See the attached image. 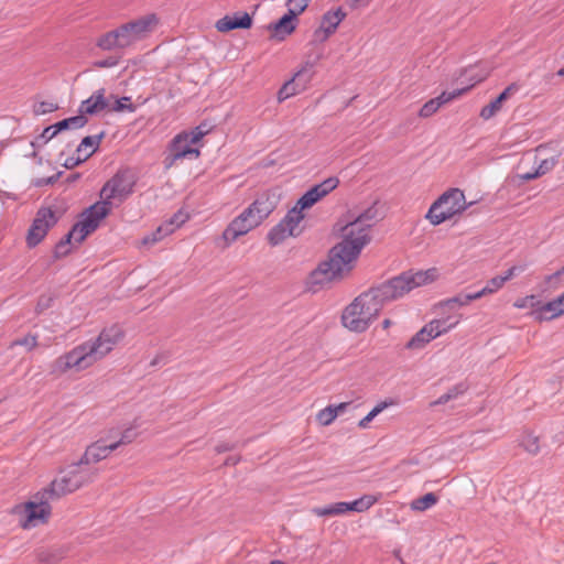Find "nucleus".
<instances>
[{"instance_id":"nucleus-1","label":"nucleus","mask_w":564,"mask_h":564,"mask_svg":"<svg viewBox=\"0 0 564 564\" xmlns=\"http://www.w3.org/2000/svg\"><path fill=\"white\" fill-rule=\"evenodd\" d=\"M377 203L359 214L354 220L340 228L343 240L332 247L327 258L310 272L305 281L306 291L316 293L326 284L341 280L344 267L350 271L351 262L356 261L362 248L371 240L368 230L372 227L370 221L378 219Z\"/></svg>"},{"instance_id":"nucleus-2","label":"nucleus","mask_w":564,"mask_h":564,"mask_svg":"<svg viewBox=\"0 0 564 564\" xmlns=\"http://www.w3.org/2000/svg\"><path fill=\"white\" fill-rule=\"evenodd\" d=\"M390 281H386L357 296L343 312L341 323L351 332L362 333L378 317L387 302L397 300Z\"/></svg>"},{"instance_id":"nucleus-3","label":"nucleus","mask_w":564,"mask_h":564,"mask_svg":"<svg viewBox=\"0 0 564 564\" xmlns=\"http://www.w3.org/2000/svg\"><path fill=\"white\" fill-rule=\"evenodd\" d=\"M474 203H466L465 194L459 188H449L444 192L430 207L426 218L434 226L460 215Z\"/></svg>"},{"instance_id":"nucleus-4","label":"nucleus","mask_w":564,"mask_h":564,"mask_svg":"<svg viewBox=\"0 0 564 564\" xmlns=\"http://www.w3.org/2000/svg\"><path fill=\"white\" fill-rule=\"evenodd\" d=\"M94 346L90 341L84 343L73 350L62 355L51 365L52 375H62L69 369L83 370L91 366L98 359L95 356Z\"/></svg>"},{"instance_id":"nucleus-5","label":"nucleus","mask_w":564,"mask_h":564,"mask_svg":"<svg viewBox=\"0 0 564 564\" xmlns=\"http://www.w3.org/2000/svg\"><path fill=\"white\" fill-rule=\"evenodd\" d=\"M135 184L137 176L131 169H119L102 186L100 197L104 202H111L112 198L123 202L133 193Z\"/></svg>"},{"instance_id":"nucleus-6","label":"nucleus","mask_w":564,"mask_h":564,"mask_svg":"<svg viewBox=\"0 0 564 564\" xmlns=\"http://www.w3.org/2000/svg\"><path fill=\"white\" fill-rule=\"evenodd\" d=\"M158 23L155 14H148L116 28L120 48H126L142 40Z\"/></svg>"},{"instance_id":"nucleus-7","label":"nucleus","mask_w":564,"mask_h":564,"mask_svg":"<svg viewBox=\"0 0 564 564\" xmlns=\"http://www.w3.org/2000/svg\"><path fill=\"white\" fill-rule=\"evenodd\" d=\"M59 217L51 207L39 208L26 234L25 241L28 248L33 249L40 245L48 230L58 223Z\"/></svg>"},{"instance_id":"nucleus-8","label":"nucleus","mask_w":564,"mask_h":564,"mask_svg":"<svg viewBox=\"0 0 564 564\" xmlns=\"http://www.w3.org/2000/svg\"><path fill=\"white\" fill-rule=\"evenodd\" d=\"M437 275V269L431 268L425 271H417L415 273L406 271L398 276L390 279L389 281L397 297L399 299L417 286L425 285L435 281Z\"/></svg>"},{"instance_id":"nucleus-9","label":"nucleus","mask_w":564,"mask_h":564,"mask_svg":"<svg viewBox=\"0 0 564 564\" xmlns=\"http://www.w3.org/2000/svg\"><path fill=\"white\" fill-rule=\"evenodd\" d=\"M304 217L305 216L292 215L289 210L286 215L268 232V242L271 246H278L288 237H299L303 232V228H300L299 226Z\"/></svg>"},{"instance_id":"nucleus-10","label":"nucleus","mask_w":564,"mask_h":564,"mask_svg":"<svg viewBox=\"0 0 564 564\" xmlns=\"http://www.w3.org/2000/svg\"><path fill=\"white\" fill-rule=\"evenodd\" d=\"M50 500H53L48 495H44V490L39 491L32 500L25 502L24 511L26 514L25 521L22 523L24 529L35 525L36 521L47 522L52 508Z\"/></svg>"},{"instance_id":"nucleus-11","label":"nucleus","mask_w":564,"mask_h":564,"mask_svg":"<svg viewBox=\"0 0 564 564\" xmlns=\"http://www.w3.org/2000/svg\"><path fill=\"white\" fill-rule=\"evenodd\" d=\"M260 223L256 220L251 209H245L239 216L234 218L223 232L226 245L235 242L239 237L247 235L250 230L258 227Z\"/></svg>"},{"instance_id":"nucleus-12","label":"nucleus","mask_w":564,"mask_h":564,"mask_svg":"<svg viewBox=\"0 0 564 564\" xmlns=\"http://www.w3.org/2000/svg\"><path fill=\"white\" fill-rule=\"evenodd\" d=\"M122 328L115 324L110 327L104 328L95 341L90 343L94 346L95 356L97 359L106 356L111 349L123 337Z\"/></svg>"},{"instance_id":"nucleus-13","label":"nucleus","mask_w":564,"mask_h":564,"mask_svg":"<svg viewBox=\"0 0 564 564\" xmlns=\"http://www.w3.org/2000/svg\"><path fill=\"white\" fill-rule=\"evenodd\" d=\"M279 196L271 192L259 195L248 207L258 223H262L276 208Z\"/></svg>"},{"instance_id":"nucleus-14","label":"nucleus","mask_w":564,"mask_h":564,"mask_svg":"<svg viewBox=\"0 0 564 564\" xmlns=\"http://www.w3.org/2000/svg\"><path fill=\"white\" fill-rule=\"evenodd\" d=\"M253 24L252 15L245 11H237L234 14L219 19L215 28L218 32L228 33L234 30H249Z\"/></svg>"},{"instance_id":"nucleus-15","label":"nucleus","mask_w":564,"mask_h":564,"mask_svg":"<svg viewBox=\"0 0 564 564\" xmlns=\"http://www.w3.org/2000/svg\"><path fill=\"white\" fill-rule=\"evenodd\" d=\"M116 451V445L106 443V440L99 438L98 441L88 445L85 453L79 459V465L96 464L107 458L111 452Z\"/></svg>"},{"instance_id":"nucleus-16","label":"nucleus","mask_w":564,"mask_h":564,"mask_svg":"<svg viewBox=\"0 0 564 564\" xmlns=\"http://www.w3.org/2000/svg\"><path fill=\"white\" fill-rule=\"evenodd\" d=\"M473 86H474V84L468 86V87L455 89V90H453L451 93L443 91L440 96H437L435 98H432L429 101H426L422 106V108L420 109L419 116L422 117V118H429V117L433 116L443 105H445V104L454 100L455 98L464 95Z\"/></svg>"},{"instance_id":"nucleus-17","label":"nucleus","mask_w":564,"mask_h":564,"mask_svg":"<svg viewBox=\"0 0 564 564\" xmlns=\"http://www.w3.org/2000/svg\"><path fill=\"white\" fill-rule=\"evenodd\" d=\"M111 202H96L90 205L83 212L84 219L82 220L85 224L86 230L94 229L96 230L99 227V224L102 219H105L111 213Z\"/></svg>"},{"instance_id":"nucleus-18","label":"nucleus","mask_w":564,"mask_h":564,"mask_svg":"<svg viewBox=\"0 0 564 564\" xmlns=\"http://www.w3.org/2000/svg\"><path fill=\"white\" fill-rule=\"evenodd\" d=\"M297 24L299 19L295 18V14L286 11L279 20L271 22L268 30L272 32V39L284 41L286 36L295 32Z\"/></svg>"},{"instance_id":"nucleus-19","label":"nucleus","mask_w":564,"mask_h":564,"mask_svg":"<svg viewBox=\"0 0 564 564\" xmlns=\"http://www.w3.org/2000/svg\"><path fill=\"white\" fill-rule=\"evenodd\" d=\"M78 481L73 479L69 471L59 478L54 479L47 488H44V495H48L52 499H59L61 497L72 494L78 489Z\"/></svg>"},{"instance_id":"nucleus-20","label":"nucleus","mask_w":564,"mask_h":564,"mask_svg":"<svg viewBox=\"0 0 564 564\" xmlns=\"http://www.w3.org/2000/svg\"><path fill=\"white\" fill-rule=\"evenodd\" d=\"M106 89L100 88L95 91L89 98L83 100L79 106V115L94 116L108 108V101L105 97Z\"/></svg>"},{"instance_id":"nucleus-21","label":"nucleus","mask_w":564,"mask_h":564,"mask_svg":"<svg viewBox=\"0 0 564 564\" xmlns=\"http://www.w3.org/2000/svg\"><path fill=\"white\" fill-rule=\"evenodd\" d=\"M193 144L188 140L187 132H181L175 135L169 143V150L176 152L181 159L193 155L198 158L200 152L197 148L192 147Z\"/></svg>"},{"instance_id":"nucleus-22","label":"nucleus","mask_w":564,"mask_h":564,"mask_svg":"<svg viewBox=\"0 0 564 564\" xmlns=\"http://www.w3.org/2000/svg\"><path fill=\"white\" fill-rule=\"evenodd\" d=\"M517 90L518 85L514 83L510 84L494 100L481 109L480 117L485 120L494 117L502 108L503 102L507 101Z\"/></svg>"},{"instance_id":"nucleus-23","label":"nucleus","mask_w":564,"mask_h":564,"mask_svg":"<svg viewBox=\"0 0 564 564\" xmlns=\"http://www.w3.org/2000/svg\"><path fill=\"white\" fill-rule=\"evenodd\" d=\"M433 323L424 325L405 345L406 349H422L431 340L434 339L431 330H433Z\"/></svg>"},{"instance_id":"nucleus-24","label":"nucleus","mask_w":564,"mask_h":564,"mask_svg":"<svg viewBox=\"0 0 564 564\" xmlns=\"http://www.w3.org/2000/svg\"><path fill=\"white\" fill-rule=\"evenodd\" d=\"M87 117L78 113L77 116L65 118L63 120L55 122L51 126V128H54V133H59L70 129L83 128L87 124Z\"/></svg>"},{"instance_id":"nucleus-25","label":"nucleus","mask_w":564,"mask_h":564,"mask_svg":"<svg viewBox=\"0 0 564 564\" xmlns=\"http://www.w3.org/2000/svg\"><path fill=\"white\" fill-rule=\"evenodd\" d=\"M558 306L555 303V300H552L547 303L540 304L535 307V310L532 312V315L534 318L539 322L542 321H551L553 318L558 317L561 314H557Z\"/></svg>"},{"instance_id":"nucleus-26","label":"nucleus","mask_w":564,"mask_h":564,"mask_svg":"<svg viewBox=\"0 0 564 564\" xmlns=\"http://www.w3.org/2000/svg\"><path fill=\"white\" fill-rule=\"evenodd\" d=\"M468 389H469V384L467 383V381H460L457 384H455L453 388H451L446 393L442 394L438 399H436L435 401H432L430 403V406L435 408L436 405H442L452 400H455L459 395L467 392Z\"/></svg>"},{"instance_id":"nucleus-27","label":"nucleus","mask_w":564,"mask_h":564,"mask_svg":"<svg viewBox=\"0 0 564 564\" xmlns=\"http://www.w3.org/2000/svg\"><path fill=\"white\" fill-rule=\"evenodd\" d=\"M314 65L315 63L313 62H306L305 65L292 77L295 85H297V89H301V91L305 90L307 84L312 80L314 75Z\"/></svg>"},{"instance_id":"nucleus-28","label":"nucleus","mask_w":564,"mask_h":564,"mask_svg":"<svg viewBox=\"0 0 564 564\" xmlns=\"http://www.w3.org/2000/svg\"><path fill=\"white\" fill-rule=\"evenodd\" d=\"M556 163H557V159L554 156H552L550 159L542 160L540 162V164L538 165V167L534 170V172H532V173L527 172L523 174H519V177L523 181L535 180V178L544 175L549 171H551L555 166Z\"/></svg>"},{"instance_id":"nucleus-29","label":"nucleus","mask_w":564,"mask_h":564,"mask_svg":"<svg viewBox=\"0 0 564 564\" xmlns=\"http://www.w3.org/2000/svg\"><path fill=\"white\" fill-rule=\"evenodd\" d=\"M82 466L83 465H79V460H78L77 463H74L73 465H70V469L68 470L72 478L79 482L78 489L80 487H83L84 485L91 482L96 475L95 471L86 470V469L82 468Z\"/></svg>"},{"instance_id":"nucleus-30","label":"nucleus","mask_w":564,"mask_h":564,"mask_svg":"<svg viewBox=\"0 0 564 564\" xmlns=\"http://www.w3.org/2000/svg\"><path fill=\"white\" fill-rule=\"evenodd\" d=\"M377 501L378 497L373 495H364L359 499H356L351 502H346L345 508L347 509V512H364L367 511L370 507H372Z\"/></svg>"},{"instance_id":"nucleus-31","label":"nucleus","mask_w":564,"mask_h":564,"mask_svg":"<svg viewBox=\"0 0 564 564\" xmlns=\"http://www.w3.org/2000/svg\"><path fill=\"white\" fill-rule=\"evenodd\" d=\"M477 300L475 296V293H459L456 296L446 299L438 303L441 307H447L449 310H453L457 306H465L468 305L471 301Z\"/></svg>"},{"instance_id":"nucleus-32","label":"nucleus","mask_w":564,"mask_h":564,"mask_svg":"<svg viewBox=\"0 0 564 564\" xmlns=\"http://www.w3.org/2000/svg\"><path fill=\"white\" fill-rule=\"evenodd\" d=\"M171 234L172 229L169 227V225L162 224L154 231L144 236L141 243L143 246H153Z\"/></svg>"},{"instance_id":"nucleus-33","label":"nucleus","mask_w":564,"mask_h":564,"mask_svg":"<svg viewBox=\"0 0 564 564\" xmlns=\"http://www.w3.org/2000/svg\"><path fill=\"white\" fill-rule=\"evenodd\" d=\"M459 319H453V317L448 316L446 318L442 319H433L430 323H433V330H431L434 338L437 336L448 332L453 327H455L458 324Z\"/></svg>"},{"instance_id":"nucleus-34","label":"nucleus","mask_w":564,"mask_h":564,"mask_svg":"<svg viewBox=\"0 0 564 564\" xmlns=\"http://www.w3.org/2000/svg\"><path fill=\"white\" fill-rule=\"evenodd\" d=\"M438 497L434 492H427L411 502V508L416 511H425L436 505Z\"/></svg>"},{"instance_id":"nucleus-35","label":"nucleus","mask_w":564,"mask_h":564,"mask_svg":"<svg viewBox=\"0 0 564 564\" xmlns=\"http://www.w3.org/2000/svg\"><path fill=\"white\" fill-rule=\"evenodd\" d=\"M503 285H505V280L501 279L500 275H497V276L490 279L489 281H487L486 285L481 290L475 292V296L478 300L484 296L494 294L497 291H499Z\"/></svg>"},{"instance_id":"nucleus-36","label":"nucleus","mask_w":564,"mask_h":564,"mask_svg":"<svg viewBox=\"0 0 564 564\" xmlns=\"http://www.w3.org/2000/svg\"><path fill=\"white\" fill-rule=\"evenodd\" d=\"M117 36H118V34L116 33V29H113V30L102 34L97 40L96 45L104 51L120 48Z\"/></svg>"},{"instance_id":"nucleus-37","label":"nucleus","mask_w":564,"mask_h":564,"mask_svg":"<svg viewBox=\"0 0 564 564\" xmlns=\"http://www.w3.org/2000/svg\"><path fill=\"white\" fill-rule=\"evenodd\" d=\"M316 204L313 196L305 192L296 202V204L290 209L292 215L304 216V210L313 207Z\"/></svg>"},{"instance_id":"nucleus-38","label":"nucleus","mask_w":564,"mask_h":564,"mask_svg":"<svg viewBox=\"0 0 564 564\" xmlns=\"http://www.w3.org/2000/svg\"><path fill=\"white\" fill-rule=\"evenodd\" d=\"M72 234H66L56 245L53 251V259L58 260L68 256L72 251Z\"/></svg>"},{"instance_id":"nucleus-39","label":"nucleus","mask_w":564,"mask_h":564,"mask_svg":"<svg viewBox=\"0 0 564 564\" xmlns=\"http://www.w3.org/2000/svg\"><path fill=\"white\" fill-rule=\"evenodd\" d=\"M105 135H106L105 131H101L100 133H98L96 135L84 137L82 139L79 145L77 147L76 152L80 153L83 149L93 148V150L90 152H93V154H94L98 150L99 144H100L101 140L105 138Z\"/></svg>"},{"instance_id":"nucleus-40","label":"nucleus","mask_w":564,"mask_h":564,"mask_svg":"<svg viewBox=\"0 0 564 564\" xmlns=\"http://www.w3.org/2000/svg\"><path fill=\"white\" fill-rule=\"evenodd\" d=\"M139 427V424H137V420H134L133 424L126 430H123L120 433V438L116 442H112V444L116 445V449L121 445H128L132 443L138 437V432H135V429Z\"/></svg>"},{"instance_id":"nucleus-41","label":"nucleus","mask_w":564,"mask_h":564,"mask_svg":"<svg viewBox=\"0 0 564 564\" xmlns=\"http://www.w3.org/2000/svg\"><path fill=\"white\" fill-rule=\"evenodd\" d=\"M85 224L83 221L75 223L68 234H72V238H75L76 242L82 243L90 234H93L94 229H87L84 227Z\"/></svg>"},{"instance_id":"nucleus-42","label":"nucleus","mask_w":564,"mask_h":564,"mask_svg":"<svg viewBox=\"0 0 564 564\" xmlns=\"http://www.w3.org/2000/svg\"><path fill=\"white\" fill-rule=\"evenodd\" d=\"M299 93H301V89H297V85H295L294 80L291 78L290 80L285 82L279 89L278 100L283 101Z\"/></svg>"},{"instance_id":"nucleus-43","label":"nucleus","mask_w":564,"mask_h":564,"mask_svg":"<svg viewBox=\"0 0 564 564\" xmlns=\"http://www.w3.org/2000/svg\"><path fill=\"white\" fill-rule=\"evenodd\" d=\"M392 402H390L391 404ZM389 405V402L387 401H383V402H380L378 403L365 417H362L359 423H358V426L360 429H366L368 427L369 423L379 414L381 413L387 406Z\"/></svg>"},{"instance_id":"nucleus-44","label":"nucleus","mask_w":564,"mask_h":564,"mask_svg":"<svg viewBox=\"0 0 564 564\" xmlns=\"http://www.w3.org/2000/svg\"><path fill=\"white\" fill-rule=\"evenodd\" d=\"M312 0H286L288 12L295 14V18L299 19V15L302 14Z\"/></svg>"},{"instance_id":"nucleus-45","label":"nucleus","mask_w":564,"mask_h":564,"mask_svg":"<svg viewBox=\"0 0 564 564\" xmlns=\"http://www.w3.org/2000/svg\"><path fill=\"white\" fill-rule=\"evenodd\" d=\"M521 445L528 453L532 455H536L540 451L539 437L532 434H527L525 436H523Z\"/></svg>"},{"instance_id":"nucleus-46","label":"nucleus","mask_w":564,"mask_h":564,"mask_svg":"<svg viewBox=\"0 0 564 564\" xmlns=\"http://www.w3.org/2000/svg\"><path fill=\"white\" fill-rule=\"evenodd\" d=\"M339 184V180L338 177L336 176H330L326 180H324L323 182L318 183V184H315L318 188V191L321 192V194H323V197H325L326 195H328L330 192H333Z\"/></svg>"},{"instance_id":"nucleus-47","label":"nucleus","mask_w":564,"mask_h":564,"mask_svg":"<svg viewBox=\"0 0 564 564\" xmlns=\"http://www.w3.org/2000/svg\"><path fill=\"white\" fill-rule=\"evenodd\" d=\"M135 108L137 107H135V105H133L131 102L130 97H122V98L116 99L111 110L116 111V112H123V111L133 112L135 110Z\"/></svg>"},{"instance_id":"nucleus-48","label":"nucleus","mask_w":564,"mask_h":564,"mask_svg":"<svg viewBox=\"0 0 564 564\" xmlns=\"http://www.w3.org/2000/svg\"><path fill=\"white\" fill-rule=\"evenodd\" d=\"M336 411L330 408V405L326 406L325 409L321 410L317 414V421L323 426H327L333 423V421L336 419Z\"/></svg>"},{"instance_id":"nucleus-49","label":"nucleus","mask_w":564,"mask_h":564,"mask_svg":"<svg viewBox=\"0 0 564 564\" xmlns=\"http://www.w3.org/2000/svg\"><path fill=\"white\" fill-rule=\"evenodd\" d=\"M321 24L325 26L326 34L328 33L330 35H333L339 26V24L330 15V12L327 11L322 15Z\"/></svg>"},{"instance_id":"nucleus-50","label":"nucleus","mask_w":564,"mask_h":564,"mask_svg":"<svg viewBox=\"0 0 564 564\" xmlns=\"http://www.w3.org/2000/svg\"><path fill=\"white\" fill-rule=\"evenodd\" d=\"M188 218L187 214H184L182 210H178L167 221H165V225H169V227L172 229V232L181 225H183Z\"/></svg>"},{"instance_id":"nucleus-51","label":"nucleus","mask_w":564,"mask_h":564,"mask_svg":"<svg viewBox=\"0 0 564 564\" xmlns=\"http://www.w3.org/2000/svg\"><path fill=\"white\" fill-rule=\"evenodd\" d=\"M58 109V105L54 102L48 101H41L36 105H34L33 112L36 116L45 115L48 112L56 111Z\"/></svg>"},{"instance_id":"nucleus-52","label":"nucleus","mask_w":564,"mask_h":564,"mask_svg":"<svg viewBox=\"0 0 564 564\" xmlns=\"http://www.w3.org/2000/svg\"><path fill=\"white\" fill-rule=\"evenodd\" d=\"M540 304H541V301L538 300V297L535 295H529V296L517 300L514 303V306L519 307V308L531 307V308L535 310V307Z\"/></svg>"},{"instance_id":"nucleus-53","label":"nucleus","mask_w":564,"mask_h":564,"mask_svg":"<svg viewBox=\"0 0 564 564\" xmlns=\"http://www.w3.org/2000/svg\"><path fill=\"white\" fill-rule=\"evenodd\" d=\"M63 173H64L63 171H59V172L55 173L52 176L36 178V180L33 181L32 184L35 187H43V186H47V185H54L62 177Z\"/></svg>"},{"instance_id":"nucleus-54","label":"nucleus","mask_w":564,"mask_h":564,"mask_svg":"<svg viewBox=\"0 0 564 564\" xmlns=\"http://www.w3.org/2000/svg\"><path fill=\"white\" fill-rule=\"evenodd\" d=\"M207 131L208 130L206 129L205 123L199 124L194 130H192L189 133H187L189 142L192 144L198 143L204 138V135L207 133Z\"/></svg>"},{"instance_id":"nucleus-55","label":"nucleus","mask_w":564,"mask_h":564,"mask_svg":"<svg viewBox=\"0 0 564 564\" xmlns=\"http://www.w3.org/2000/svg\"><path fill=\"white\" fill-rule=\"evenodd\" d=\"M14 345L25 346L28 350L33 349L37 345V337L31 334L25 335L21 339H17Z\"/></svg>"},{"instance_id":"nucleus-56","label":"nucleus","mask_w":564,"mask_h":564,"mask_svg":"<svg viewBox=\"0 0 564 564\" xmlns=\"http://www.w3.org/2000/svg\"><path fill=\"white\" fill-rule=\"evenodd\" d=\"M93 155V152H89L84 158H80L79 155L77 158H67L63 164L65 169L72 170L76 167L77 165L84 163L86 160H88Z\"/></svg>"},{"instance_id":"nucleus-57","label":"nucleus","mask_w":564,"mask_h":564,"mask_svg":"<svg viewBox=\"0 0 564 564\" xmlns=\"http://www.w3.org/2000/svg\"><path fill=\"white\" fill-rule=\"evenodd\" d=\"M182 160L178 155H176V152H173L167 149L165 156L163 159V166L165 171H169L173 167V165L178 161Z\"/></svg>"},{"instance_id":"nucleus-58","label":"nucleus","mask_w":564,"mask_h":564,"mask_svg":"<svg viewBox=\"0 0 564 564\" xmlns=\"http://www.w3.org/2000/svg\"><path fill=\"white\" fill-rule=\"evenodd\" d=\"M332 35L327 33L326 35V29L322 24L314 30L313 32V39L315 42L324 43L326 42Z\"/></svg>"},{"instance_id":"nucleus-59","label":"nucleus","mask_w":564,"mask_h":564,"mask_svg":"<svg viewBox=\"0 0 564 564\" xmlns=\"http://www.w3.org/2000/svg\"><path fill=\"white\" fill-rule=\"evenodd\" d=\"M313 513L318 517H330L336 516L335 509L333 505L325 506V507H315L313 509Z\"/></svg>"},{"instance_id":"nucleus-60","label":"nucleus","mask_w":564,"mask_h":564,"mask_svg":"<svg viewBox=\"0 0 564 564\" xmlns=\"http://www.w3.org/2000/svg\"><path fill=\"white\" fill-rule=\"evenodd\" d=\"M53 297L52 296H40L37 304H36V311L37 313H42L43 311L50 308L52 306Z\"/></svg>"},{"instance_id":"nucleus-61","label":"nucleus","mask_w":564,"mask_h":564,"mask_svg":"<svg viewBox=\"0 0 564 564\" xmlns=\"http://www.w3.org/2000/svg\"><path fill=\"white\" fill-rule=\"evenodd\" d=\"M524 270L523 265H512L509 268L503 275H500L501 279L505 280V283L509 280H511L517 274L521 273Z\"/></svg>"},{"instance_id":"nucleus-62","label":"nucleus","mask_w":564,"mask_h":564,"mask_svg":"<svg viewBox=\"0 0 564 564\" xmlns=\"http://www.w3.org/2000/svg\"><path fill=\"white\" fill-rule=\"evenodd\" d=\"M118 62H119V59L117 57L109 56L105 59L95 62V66H97L99 68H108V67L116 66L118 64Z\"/></svg>"},{"instance_id":"nucleus-63","label":"nucleus","mask_w":564,"mask_h":564,"mask_svg":"<svg viewBox=\"0 0 564 564\" xmlns=\"http://www.w3.org/2000/svg\"><path fill=\"white\" fill-rule=\"evenodd\" d=\"M327 12H330V15L334 18V20L338 24H340L347 17V12H345L341 7H338L337 9L328 10Z\"/></svg>"},{"instance_id":"nucleus-64","label":"nucleus","mask_w":564,"mask_h":564,"mask_svg":"<svg viewBox=\"0 0 564 564\" xmlns=\"http://www.w3.org/2000/svg\"><path fill=\"white\" fill-rule=\"evenodd\" d=\"M57 133H54V128H51V126L44 128L42 133L37 137V140H42L43 143H47L50 140H52Z\"/></svg>"}]
</instances>
